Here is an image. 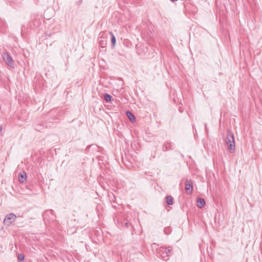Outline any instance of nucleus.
Masks as SVG:
<instances>
[{
	"instance_id": "nucleus-2",
	"label": "nucleus",
	"mask_w": 262,
	"mask_h": 262,
	"mask_svg": "<svg viewBox=\"0 0 262 262\" xmlns=\"http://www.w3.org/2000/svg\"><path fill=\"white\" fill-rule=\"evenodd\" d=\"M172 250L171 247H160L158 250V253L162 259L167 260Z\"/></svg>"
},
{
	"instance_id": "nucleus-4",
	"label": "nucleus",
	"mask_w": 262,
	"mask_h": 262,
	"mask_svg": "<svg viewBox=\"0 0 262 262\" xmlns=\"http://www.w3.org/2000/svg\"><path fill=\"white\" fill-rule=\"evenodd\" d=\"M2 57L4 61L7 64H8L9 66L11 67H13V61L11 56L8 52H6L4 53L2 55Z\"/></svg>"
},
{
	"instance_id": "nucleus-12",
	"label": "nucleus",
	"mask_w": 262,
	"mask_h": 262,
	"mask_svg": "<svg viewBox=\"0 0 262 262\" xmlns=\"http://www.w3.org/2000/svg\"><path fill=\"white\" fill-rule=\"evenodd\" d=\"M104 98L107 102H110L112 100V97L108 94H105L104 95Z\"/></svg>"
},
{
	"instance_id": "nucleus-8",
	"label": "nucleus",
	"mask_w": 262,
	"mask_h": 262,
	"mask_svg": "<svg viewBox=\"0 0 262 262\" xmlns=\"http://www.w3.org/2000/svg\"><path fill=\"white\" fill-rule=\"evenodd\" d=\"M171 146V143L169 141H167L163 146V150L166 151L168 150H171L172 149Z\"/></svg>"
},
{
	"instance_id": "nucleus-17",
	"label": "nucleus",
	"mask_w": 262,
	"mask_h": 262,
	"mask_svg": "<svg viewBox=\"0 0 262 262\" xmlns=\"http://www.w3.org/2000/svg\"><path fill=\"white\" fill-rule=\"evenodd\" d=\"M49 212H51V213H52V212H53V210H51L49 211Z\"/></svg>"
},
{
	"instance_id": "nucleus-3",
	"label": "nucleus",
	"mask_w": 262,
	"mask_h": 262,
	"mask_svg": "<svg viewBox=\"0 0 262 262\" xmlns=\"http://www.w3.org/2000/svg\"><path fill=\"white\" fill-rule=\"evenodd\" d=\"M16 219V216L14 213H9L5 216L3 223L5 225L9 226L15 221Z\"/></svg>"
},
{
	"instance_id": "nucleus-13",
	"label": "nucleus",
	"mask_w": 262,
	"mask_h": 262,
	"mask_svg": "<svg viewBox=\"0 0 262 262\" xmlns=\"http://www.w3.org/2000/svg\"><path fill=\"white\" fill-rule=\"evenodd\" d=\"M110 33H111V34L112 35L111 41H112V45H113V46L114 47V46H115V43H116V37L114 35V34H113L112 32H110Z\"/></svg>"
},
{
	"instance_id": "nucleus-11",
	"label": "nucleus",
	"mask_w": 262,
	"mask_h": 262,
	"mask_svg": "<svg viewBox=\"0 0 262 262\" xmlns=\"http://www.w3.org/2000/svg\"><path fill=\"white\" fill-rule=\"evenodd\" d=\"M126 115L130 121L133 122L136 119H135L134 115L130 112L127 111Z\"/></svg>"
},
{
	"instance_id": "nucleus-10",
	"label": "nucleus",
	"mask_w": 262,
	"mask_h": 262,
	"mask_svg": "<svg viewBox=\"0 0 262 262\" xmlns=\"http://www.w3.org/2000/svg\"><path fill=\"white\" fill-rule=\"evenodd\" d=\"M198 207L201 208L205 205V201L203 198H199L197 201Z\"/></svg>"
},
{
	"instance_id": "nucleus-5",
	"label": "nucleus",
	"mask_w": 262,
	"mask_h": 262,
	"mask_svg": "<svg viewBox=\"0 0 262 262\" xmlns=\"http://www.w3.org/2000/svg\"><path fill=\"white\" fill-rule=\"evenodd\" d=\"M185 189L186 192L188 194H190L192 193L193 191V186L192 184L188 182V180L186 181V183L185 186Z\"/></svg>"
},
{
	"instance_id": "nucleus-7",
	"label": "nucleus",
	"mask_w": 262,
	"mask_h": 262,
	"mask_svg": "<svg viewBox=\"0 0 262 262\" xmlns=\"http://www.w3.org/2000/svg\"><path fill=\"white\" fill-rule=\"evenodd\" d=\"M27 178L26 173L25 171L20 172L18 175V179L20 183H23L26 181Z\"/></svg>"
},
{
	"instance_id": "nucleus-9",
	"label": "nucleus",
	"mask_w": 262,
	"mask_h": 262,
	"mask_svg": "<svg viewBox=\"0 0 262 262\" xmlns=\"http://www.w3.org/2000/svg\"><path fill=\"white\" fill-rule=\"evenodd\" d=\"M165 202L168 205H172L173 204V198L171 195L165 197Z\"/></svg>"
},
{
	"instance_id": "nucleus-6",
	"label": "nucleus",
	"mask_w": 262,
	"mask_h": 262,
	"mask_svg": "<svg viewBox=\"0 0 262 262\" xmlns=\"http://www.w3.org/2000/svg\"><path fill=\"white\" fill-rule=\"evenodd\" d=\"M99 44L101 48H104L107 45V39L104 37H100L99 39Z\"/></svg>"
},
{
	"instance_id": "nucleus-1",
	"label": "nucleus",
	"mask_w": 262,
	"mask_h": 262,
	"mask_svg": "<svg viewBox=\"0 0 262 262\" xmlns=\"http://www.w3.org/2000/svg\"><path fill=\"white\" fill-rule=\"evenodd\" d=\"M225 143L227 145L228 149L230 150L231 152L232 153L234 152L235 148L234 137L233 134L229 130L227 132V137Z\"/></svg>"
},
{
	"instance_id": "nucleus-14",
	"label": "nucleus",
	"mask_w": 262,
	"mask_h": 262,
	"mask_svg": "<svg viewBox=\"0 0 262 262\" xmlns=\"http://www.w3.org/2000/svg\"><path fill=\"white\" fill-rule=\"evenodd\" d=\"M25 257L23 254H19L18 255V259L19 261H23Z\"/></svg>"
},
{
	"instance_id": "nucleus-16",
	"label": "nucleus",
	"mask_w": 262,
	"mask_h": 262,
	"mask_svg": "<svg viewBox=\"0 0 262 262\" xmlns=\"http://www.w3.org/2000/svg\"><path fill=\"white\" fill-rule=\"evenodd\" d=\"M3 130V127L2 126H0V132H1Z\"/></svg>"
},
{
	"instance_id": "nucleus-15",
	"label": "nucleus",
	"mask_w": 262,
	"mask_h": 262,
	"mask_svg": "<svg viewBox=\"0 0 262 262\" xmlns=\"http://www.w3.org/2000/svg\"><path fill=\"white\" fill-rule=\"evenodd\" d=\"M125 225L126 227H128L130 225H131V224L129 222H127L125 223Z\"/></svg>"
}]
</instances>
